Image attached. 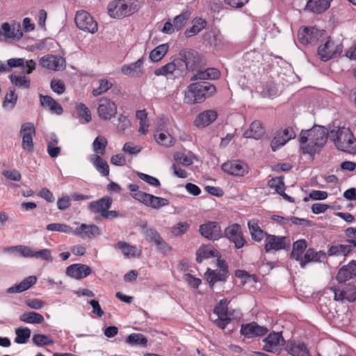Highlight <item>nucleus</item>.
<instances>
[{"label": "nucleus", "mask_w": 356, "mask_h": 356, "mask_svg": "<svg viewBox=\"0 0 356 356\" xmlns=\"http://www.w3.org/2000/svg\"><path fill=\"white\" fill-rule=\"evenodd\" d=\"M328 131L325 127L314 126L308 130H302L299 141L304 154L314 155L326 143Z\"/></svg>", "instance_id": "1"}, {"label": "nucleus", "mask_w": 356, "mask_h": 356, "mask_svg": "<svg viewBox=\"0 0 356 356\" xmlns=\"http://www.w3.org/2000/svg\"><path fill=\"white\" fill-rule=\"evenodd\" d=\"M215 91V86L209 82L191 83L185 91L184 103L187 104L200 103Z\"/></svg>", "instance_id": "2"}, {"label": "nucleus", "mask_w": 356, "mask_h": 356, "mask_svg": "<svg viewBox=\"0 0 356 356\" xmlns=\"http://www.w3.org/2000/svg\"><path fill=\"white\" fill-rule=\"evenodd\" d=\"M143 0H116L108 5V13L113 18H122L136 12Z\"/></svg>", "instance_id": "3"}, {"label": "nucleus", "mask_w": 356, "mask_h": 356, "mask_svg": "<svg viewBox=\"0 0 356 356\" xmlns=\"http://www.w3.org/2000/svg\"><path fill=\"white\" fill-rule=\"evenodd\" d=\"M332 140L339 150L356 154V138L348 128H339L332 136Z\"/></svg>", "instance_id": "4"}, {"label": "nucleus", "mask_w": 356, "mask_h": 356, "mask_svg": "<svg viewBox=\"0 0 356 356\" xmlns=\"http://www.w3.org/2000/svg\"><path fill=\"white\" fill-rule=\"evenodd\" d=\"M298 38L303 45H315L326 38V32L314 27H305L299 30Z\"/></svg>", "instance_id": "5"}, {"label": "nucleus", "mask_w": 356, "mask_h": 356, "mask_svg": "<svg viewBox=\"0 0 356 356\" xmlns=\"http://www.w3.org/2000/svg\"><path fill=\"white\" fill-rule=\"evenodd\" d=\"M320 42L321 44L318 48V54L323 61H327L334 58L342 52V45L336 43L330 37L326 35V38Z\"/></svg>", "instance_id": "6"}, {"label": "nucleus", "mask_w": 356, "mask_h": 356, "mask_svg": "<svg viewBox=\"0 0 356 356\" xmlns=\"http://www.w3.org/2000/svg\"><path fill=\"white\" fill-rule=\"evenodd\" d=\"M36 63L35 60L31 59L27 60L26 62V70H22L19 74L14 72L9 76L10 82L15 86L28 89L31 86L30 78L26 75L31 74L35 69Z\"/></svg>", "instance_id": "7"}, {"label": "nucleus", "mask_w": 356, "mask_h": 356, "mask_svg": "<svg viewBox=\"0 0 356 356\" xmlns=\"http://www.w3.org/2000/svg\"><path fill=\"white\" fill-rule=\"evenodd\" d=\"M76 26L83 31L94 33L97 31V23L93 17L85 10L77 11L75 15Z\"/></svg>", "instance_id": "8"}, {"label": "nucleus", "mask_w": 356, "mask_h": 356, "mask_svg": "<svg viewBox=\"0 0 356 356\" xmlns=\"http://www.w3.org/2000/svg\"><path fill=\"white\" fill-rule=\"evenodd\" d=\"M263 350L272 353H277L282 350L285 341L282 332H272L263 339Z\"/></svg>", "instance_id": "9"}, {"label": "nucleus", "mask_w": 356, "mask_h": 356, "mask_svg": "<svg viewBox=\"0 0 356 356\" xmlns=\"http://www.w3.org/2000/svg\"><path fill=\"white\" fill-rule=\"evenodd\" d=\"M290 240L285 236L266 234L265 250L266 252L287 250L290 248Z\"/></svg>", "instance_id": "10"}, {"label": "nucleus", "mask_w": 356, "mask_h": 356, "mask_svg": "<svg viewBox=\"0 0 356 356\" xmlns=\"http://www.w3.org/2000/svg\"><path fill=\"white\" fill-rule=\"evenodd\" d=\"M199 232L204 238L217 241L223 236V232L218 222L207 221L200 226Z\"/></svg>", "instance_id": "11"}, {"label": "nucleus", "mask_w": 356, "mask_h": 356, "mask_svg": "<svg viewBox=\"0 0 356 356\" xmlns=\"http://www.w3.org/2000/svg\"><path fill=\"white\" fill-rule=\"evenodd\" d=\"M222 170L232 176L243 177L248 173L249 167L241 160H230L222 165Z\"/></svg>", "instance_id": "12"}, {"label": "nucleus", "mask_w": 356, "mask_h": 356, "mask_svg": "<svg viewBox=\"0 0 356 356\" xmlns=\"http://www.w3.org/2000/svg\"><path fill=\"white\" fill-rule=\"evenodd\" d=\"M218 269H207L205 273L207 281L209 283L211 287L218 281H225L227 277V266L224 261L218 259Z\"/></svg>", "instance_id": "13"}, {"label": "nucleus", "mask_w": 356, "mask_h": 356, "mask_svg": "<svg viewBox=\"0 0 356 356\" xmlns=\"http://www.w3.org/2000/svg\"><path fill=\"white\" fill-rule=\"evenodd\" d=\"M117 113L116 104L108 98H101L97 107V114L99 118L109 120Z\"/></svg>", "instance_id": "14"}, {"label": "nucleus", "mask_w": 356, "mask_h": 356, "mask_svg": "<svg viewBox=\"0 0 356 356\" xmlns=\"http://www.w3.org/2000/svg\"><path fill=\"white\" fill-rule=\"evenodd\" d=\"M224 236L229 241L234 243L237 249L243 248L245 243L241 227L237 223L232 224L226 227L224 232Z\"/></svg>", "instance_id": "15"}, {"label": "nucleus", "mask_w": 356, "mask_h": 356, "mask_svg": "<svg viewBox=\"0 0 356 356\" xmlns=\"http://www.w3.org/2000/svg\"><path fill=\"white\" fill-rule=\"evenodd\" d=\"M268 332V329L266 326L259 325L256 322L242 324L240 330L241 334L248 339L263 337Z\"/></svg>", "instance_id": "16"}, {"label": "nucleus", "mask_w": 356, "mask_h": 356, "mask_svg": "<svg viewBox=\"0 0 356 356\" xmlns=\"http://www.w3.org/2000/svg\"><path fill=\"white\" fill-rule=\"evenodd\" d=\"M203 41L216 50H219L227 44L225 37L216 29L206 33L203 36Z\"/></svg>", "instance_id": "17"}, {"label": "nucleus", "mask_w": 356, "mask_h": 356, "mask_svg": "<svg viewBox=\"0 0 356 356\" xmlns=\"http://www.w3.org/2000/svg\"><path fill=\"white\" fill-rule=\"evenodd\" d=\"M102 234L101 229L94 224L82 223L79 227L74 229L73 235L82 239H90Z\"/></svg>", "instance_id": "18"}, {"label": "nucleus", "mask_w": 356, "mask_h": 356, "mask_svg": "<svg viewBox=\"0 0 356 356\" xmlns=\"http://www.w3.org/2000/svg\"><path fill=\"white\" fill-rule=\"evenodd\" d=\"M22 36L23 33L19 23L13 22L12 24H9L8 22H4L0 27V37H3L6 40H19Z\"/></svg>", "instance_id": "19"}, {"label": "nucleus", "mask_w": 356, "mask_h": 356, "mask_svg": "<svg viewBox=\"0 0 356 356\" xmlns=\"http://www.w3.org/2000/svg\"><path fill=\"white\" fill-rule=\"evenodd\" d=\"M137 196V197H139L138 202L154 209H159L169 204L168 199L154 196L147 193L145 194H139Z\"/></svg>", "instance_id": "20"}, {"label": "nucleus", "mask_w": 356, "mask_h": 356, "mask_svg": "<svg viewBox=\"0 0 356 356\" xmlns=\"http://www.w3.org/2000/svg\"><path fill=\"white\" fill-rule=\"evenodd\" d=\"M40 63L48 70L59 71L65 67V60L61 56L47 55L40 58Z\"/></svg>", "instance_id": "21"}, {"label": "nucleus", "mask_w": 356, "mask_h": 356, "mask_svg": "<svg viewBox=\"0 0 356 356\" xmlns=\"http://www.w3.org/2000/svg\"><path fill=\"white\" fill-rule=\"evenodd\" d=\"M91 273V268L82 264H74L67 267L66 275L75 280L86 277Z\"/></svg>", "instance_id": "22"}, {"label": "nucleus", "mask_w": 356, "mask_h": 356, "mask_svg": "<svg viewBox=\"0 0 356 356\" xmlns=\"http://www.w3.org/2000/svg\"><path fill=\"white\" fill-rule=\"evenodd\" d=\"M112 202L111 197L106 196L98 200L91 202L88 207L92 213H99L102 218L106 211L111 208Z\"/></svg>", "instance_id": "23"}, {"label": "nucleus", "mask_w": 356, "mask_h": 356, "mask_svg": "<svg viewBox=\"0 0 356 356\" xmlns=\"http://www.w3.org/2000/svg\"><path fill=\"white\" fill-rule=\"evenodd\" d=\"M217 117L218 113L215 110H206L197 115L193 123L198 128L206 127L213 122Z\"/></svg>", "instance_id": "24"}, {"label": "nucleus", "mask_w": 356, "mask_h": 356, "mask_svg": "<svg viewBox=\"0 0 356 356\" xmlns=\"http://www.w3.org/2000/svg\"><path fill=\"white\" fill-rule=\"evenodd\" d=\"M356 277V261L352 260L347 265L341 267L337 275L339 282H345Z\"/></svg>", "instance_id": "25"}, {"label": "nucleus", "mask_w": 356, "mask_h": 356, "mask_svg": "<svg viewBox=\"0 0 356 356\" xmlns=\"http://www.w3.org/2000/svg\"><path fill=\"white\" fill-rule=\"evenodd\" d=\"M143 58H140L134 63L122 65L121 72L126 76H139L143 73Z\"/></svg>", "instance_id": "26"}, {"label": "nucleus", "mask_w": 356, "mask_h": 356, "mask_svg": "<svg viewBox=\"0 0 356 356\" xmlns=\"http://www.w3.org/2000/svg\"><path fill=\"white\" fill-rule=\"evenodd\" d=\"M286 350L291 356H310L309 349L303 343L289 341Z\"/></svg>", "instance_id": "27"}, {"label": "nucleus", "mask_w": 356, "mask_h": 356, "mask_svg": "<svg viewBox=\"0 0 356 356\" xmlns=\"http://www.w3.org/2000/svg\"><path fill=\"white\" fill-rule=\"evenodd\" d=\"M36 282L37 277L31 275L24 279L18 284L8 288L6 291L8 293H19L29 289Z\"/></svg>", "instance_id": "28"}, {"label": "nucleus", "mask_w": 356, "mask_h": 356, "mask_svg": "<svg viewBox=\"0 0 356 356\" xmlns=\"http://www.w3.org/2000/svg\"><path fill=\"white\" fill-rule=\"evenodd\" d=\"M248 227L252 240L255 241H261L268 234L261 228L259 225V220L257 218H252L248 220Z\"/></svg>", "instance_id": "29"}, {"label": "nucleus", "mask_w": 356, "mask_h": 356, "mask_svg": "<svg viewBox=\"0 0 356 356\" xmlns=\"http://www.w3.org/2000/svg\"><path fill=\"white\" fill-rule=\"evenodd\" d=\"M307 242L304 239L296 241L293 245V250L291 252V257L300 261L301 268L306 266V261H303L302 253L307 248Z\"/></svg>", "instance_id": "30"}, {"label": "nucleus", "mask_w": 356, "mask_h": 356, "mask_svg": "<svg viewBox=\"0 0 356 356\" xmlns=\"http://www.w3.org/2000/svg\"><path fill=\"white\" fill-rule=\"evenodd\" d=\"M40 104L44 108H48L51 113L61 115L63 112L62 106L49 95H40Z\"/></svg>", "instance_id": "31"}, {"label": "nucleus", "mask_w": 356, "mask_h": 356, "mask_svg": "<svg viewBox=\"0 0 356 356\" xmlns=\"http://www.w3.org/2000/svg\"><path fill=\"white\" fill-rule=\"evenodd\" d=\"M90 161L97 171L103 177L109 175V166L108 163L104 160L100 155L91 154Z\"/></svg>", "instance_id": "32"}, {"label": "nucleus", "mask_w": 356, "mask_h": 356, "mask_svg": "<svg viewBox=\"0 0 356 356\" xmlns=\"http://www.w3.org/2000/svg\"><path fill=\"white\" fill-rule=\"evenodd\" d=\"M207 21L202 17H196L192 20V26L185 31L186 38H190L198 34L207 26Z\"/></svg>", "instance_id": "33"}, {"label": "nucleus", "mask_w": 356, "mask_h": 356, "mask_svg": "<svg viewBox=\"0 0 356 356\" xmlns=\"http://www.w3.org/2000/svg\"><path fill=\"white\" fill-rule=\"evenodd\" d=\"M330 6V0H309L306 9L314 13H322Z\"/></svg>", "instance_id": "34"}, {"label": "nucleus", "mask_w": 356, "mask_h": 356, "mask_svg": "<svg viewBox=\"0 0 356 356\" xmlns=\"http://www.w3.org/2000/svg\"><path fill=\"white\" fill-rule=\"evenodd\" d=\"M264 134V129L259 121H254L244 133L245 138L260 139Z\"/></svg>", "instance_id": "35"}, {"label": "nucleus", "mask_w": 356, "mask_h": 356, "mask_svg": "<svg viewBox=\"0 0 356 356\" xmlns=\"http://www.w3.org/2000/svg\"><path fill=\"white\" fill-rule=\"evenodd\" d=\"M115 248L120 250L127 258L135 257L140 254L136 246L131 245L129 243L124 241H119L115 245Z\"/></svg>", "instance_id": "36"}, {"label": "nucleus", "mask_w": 356, "mask_h": 356, "mask_svg": "<svg viewBox=\"0 0 356 356\" xmlns=\"http://www.w3.org/2000/svg\"><path fill=\"white\" fill-rule=\"evenodd\" d=\"M218 251L211 245H202L197 251V261L201 263L204 259L218 256Z\"/></svg>", "instance_id": "37"}, {"label": "nucleus", "mask_w": 356, "mask_h": 356, "mask_svg": "<svg viewBox=\"0 0 356 356\" xmlns=\"http://www.w3.org/2000/svg\"><path fill=\"white\" fill-rule=\"evenodd\" d=\"M220 73L216 68H208L204 71H198L191 79L192 80H206V79H217L220 77Z\"/></svg>", "instance_id": "38"}, {"label": "nucleus", "mask_w": 356, "mask_h": 356, "mask_svg": "<svg viewBox=\"0 0 356 356\" xmlns=\"http://www.w3.org/2000/svg\"><path fill=\"white\" fill-rule=\"evenodd\" d=\"M154 139L161 145L171 147L175 144L174 138L165 131H157L154 134Z\"/></svg>", "instance_id": "39"}, {"label": "nucleus", "mask_w": 356, "mask_h": 356, "mask_svg": "<svg viewBox=\"0 0 356 356\" xmlns=\"http://www.w3.org/2000/svg\"><path fill=\"white\" fill-rule=\"evenodd\" d=\"M19 320L29 324H40L44 321L42 314L35 312H24L19 316Z\"/></svg>", "instance_id": "40"}, {"label": "nucleus", "mask_w": 356, "mask_h": 356, "mask_svg": "<svg viewBox=\"0 0 356 356\" xmlns=\"http://www.w3.org/2000/svg\"><path fill=\"white\" fill-rule=\"evenodd\" d=\"M125 342L131 346H140L145 347L147 344V339L140 333H132L127 336Z\"/></svg>", "instance_id": "41"}, {"label": "nucleus", "mask_w": 356, "mask_h": 356, "mask_svg": "<svg viewBox=\"0 0 356 356\" xmlns=\"http://www.w3.org/2000/svg\"><path fill=\"white\" fill-rule=\"evenodd\" d=\"M169 49L168 44H162L156 47H155L153 50L151 51L149 54V58L153 62H158L161 60L163 56L167 54Z\"/></svg>", "instance_id": "42"}, {"label": "nucleus", "mask_w": 356, "mask_h": 356, "mask_svg": "<svg viewBox=\"0 0 356 356\" xmlns=\"http://www.w3.org/2000/svg\"><path fill=\"white\" fill-rule=\"evenodd\" d=\"M351 250L350 245L337 244L330 248L328 254L330 256H346Z\"/></svg>", "instance_id": "43"}, {"label": "nucleus", "mask_w": 356, "mask_h": 356, "mask_svg": "<svg viewBox=\"0 0 356 356\" xmlns=\"http://www.w3.org/2000/svg\"><path fill=\"white\" fill-rule=\"evenodd\" d=\"M107 143L108 141L104 136H97L92 143V149L95 153V154L104 155Z\"/></svg>", "instance_id": "44"}, {"label": "nucleus", "mask_w": 356, "mask_h": 356, "mask_svg": "<svg viewBox=\"0 0 356 356\" xmlns=\"http://www.w3.org/2000/svg\"><path fill=\"white\" fill-rule=\"evenodd\" d=\"M32 341L36 346L38 347L51 346L54 343V340L50 336L42 334H33L32 337Z\"/></svg>", "instance_id": "45"}, {"label": "nucleus", "mask_w": 356, "mask_h": 356, "mask_svg": "<svg viewBox=\"0 0 356 356\" xmlns=\"http://www.w3.org/2000/svg\"><path fill=\"white\" fill-rule=\"evenodd\" d=\"M176 69V63L175 61H173L156 69L154 71V74L156 76H165L168 78L172 75Z\"/></svg>", "instance_id": "46"}, {"label": "nucleus", "mask_w": 356, "mask_h": 356, "mask_svg": "<svg viewBox=\"0 0 356 356\" xmlns=\"http://www.w3.org/2000/svg\"><path fill=\"white\" fill-rule=\"evenodd\" d=\"M15 342L18 344L26 343L31 337V330L29 327H18L15 330Z\"/></svg>", "instance_id": "47"}, {"label": "nucleus", "mask_w": 356, "mask_h": 356, "mask_svg": "<svg viewBox=\"0 0 356 356\" xmlns=\"http://www.w3.org/2000/svg\"><path fill=\"white\" fill-rule=\"evenodd\" d=\"M17 95L15 90L10 89L9 92L6 95L3 102V107L8 111L13 110L17 102Z\"/></svg>", "instance_id": "48"}, {"label": "nucleus", "mask_w": 356, "mask_h": 356, "mask_svg": "<svg viewBox=\"0 0 356 356\" xmlns=\"http://www.w3.org/2000/svg\"><path fill=\"white\" fill-rule=\"evenodd\" d=\"M46 229L51 232H58L69 234H74L72 227L65 223H51L47 225Z\"/></svg>", "instance_id": "49"}, {"label": "nucleus", "mask_w": 356, "mask_h": 356, "mask_svg": "<svg viewBox=\"0 0 356 356\" xmlns=\"http://www.w3.org/2000/svg\"><path fill=\"white\" fill-rule=\"evenodd\" d=\"M136 118L139 120L140 127L139 132L146 134L148 132L149 122L147 120V113L145 110L138 111L136 112Z\"/></svg>", "instance_id": "50"}, {"label": "nucleus", "mask_w": 356, "mask_h": 356, "mask_svg": "<svg viewBox=\"0 0 356 356\" xmlns=\"http://www.w3.org/2000/svg\"><path fill=\"white\" fill-rule=\"evenodd\" d=\"M199 62V58L195 52H188L184 56V63L186 68L189 70H194Z\"/></svg>", "instance_id": "51"}, {"label": "nucleus", "mask_w": 356, "mask_h": 356, "mask_svg": "<svg viewBox=\"0 0 356 356\" xmlns=\"http://www.w3.org/2000/svg\"><path fill=\"white\" fill-rule=\"evenodd\" d=\"M191 13L188 11H185L179 14V15L176 16L174 19L173 22L175 26V29H177V31H179L181 30L188 20L190 18Z\"/></svg>", "instance_id": "52"}, {"label": "nucleus", "mask_w": 356, "mask_h": 356, "mask_svg": "<svg viewBox=\"0 0 356 356\" xmlns=\"http://www.w3.org/2000/svg\"><path fill=\"white\" fill-rule=\"evenodd\" d=\"M76 110L79 116L84 120V123H88L91 121L92 117L90 111L84 104H77Z\"/></svg>", "instance_id": "53"}, {"label": "nucleus", "mask_w": 356, "mask_h": 356, "mask_svg": "<svg viewBox=\"0 0 356 356\" xmlns=\"http://www.w3.org/2000/svg\"><path fill=\"white\" fill-rule=\"evenodd\" d=\"M26 62L23 58H13L7 60V65L6 67L7 70H3V72H10L13 67H22V70H26Z\"/></svg>", "instance_id": "54"}, {"label": "nucleus", "mask_w": 356, "mask_h": 356, "mask_svg": "<svg viewBox=\"0 0 356 356\" xmlns=\"http://www.w3.org/2000/svg\"><path fill=\"white\" fill-rule=\"evenodd\" d=\"M113 86V83L107 79H100L99 86L92 90V95L96 97L108 91Z\"/></svg>", "instance_id": "55"}, {"label": "nucleus", "mask_w": 356, "mask_h": 356, "mask_svg": "<svg viewBox=\"0 0 356 356\" xmlns=\"http://www.w3.org/2000/svg\"><path fill=\"white\" fill-rule=\"evenodd\" d=\"M283 179L284 177L282 176L273 178L268 181V185L271 188L275 189V191L280 194L283 193V191L285 189Z\"/></svg>", "instance_id": "56"}, {"label": "nucleus", "mask_w": 356, "mask_h": 356, "mask_svg": "<svg viewBox=\"0 0 356 356\" xmlns=\"http://www.w3.org/2000/svg\"><path fill=\"white\" fill-rule=\"evenodd\" d=\"M227 304L228 302L227 299L221 300L214 308V314L216 315L217 317H229L227 314Z\"/></svg>", "instance_id": "57"}, {"label": "nucleus", "mask_w": 356, "mask_h": 356, "mask_svg": "<svg viewBox=\"0 0 356 356\" xmlns=\"http://www.w3.org/2000/svg\"><path fill=\"white\" fill-rule=\"evenodd\" d=\"M35 128L32 122H24L21 125L19 135L21 137L34 136Z\"/></svg>", "instance_id": "58"}, {"label": "nucleus", "mask_w": 356, "mask_h": 356, "mask_svg": "<svg viewBox=\"0 0 356 356\" xmlns=\"http://www.w3.org/2000/svg\"><path fill=\"white\" fill-rule=\"evenodd\" d=\"M288 142V140L282 134L281 131H278L274 138L271 141V148L273 152H275L278 148L284 145Z\"/></svg>", "instance_id": "59"}, {"label": "nucleus", "mask_w": 356, "mask_h": 356, "mask_svg": "<svg viewBox=\"0 0 356 356\" xmlns=\"http://www.w3.org/2000/svg\"><path fill=\"white\" fill-rule=\"evenodd\" d=\"M175 161L184 166H189L193 163L192 156L182 152H177L174 154Z\"/></svg>", "instance_id": "60"}, {"label": "nucleus", "mask_w": 356, "mask_h": 356, "mask_svg": "<svg viewBox=\"0 0 356 356\" xmlns=\"http://www.w3.org/2000/svg\"><path fill=\"white\" fill-rule=\"evenodd\" d=\"M72 201L71 195H63L57 200V208L60 211H66L71 207V202Z\"/></svg>", "instance_id": "61"}, {"label": "nucleus", "mask_w": 356, "mask_h": 356, "mask_svg": "<svg viewBox=\"0 0 356 356\" xmlns=\"http://www.w3.org/2000/svg\"><path fill=\"white\" fill-rule=\"evenodd\" d=\"M143 234L147 240L154 243L155 245L161 238L154 229L150 227H145L143 231Z\"/></svg>", "instance_id": "62"}, {"label": "nucleus", "mask_w": 356, "mask_h": 356, "mask_svg": "<svg viewBox=\"0 0 356 356\" xmlns=\"http://www.w3.org/2000/svg\"><path fill=\"white\" fill-rule=\"evenodd\" d=\"M33 258L41 259L42 260L52 262L53 258L51 256V252L49 249H42L38 251L33 252Z\"/></svg>", "instance_id": "63"}, {"label": "nucleus", "mask_w": 356, "mask_h": 356, "mask_svg": "<svg viewBox=\"0 0 356 356\" xmlns=\"http://www.w3.org/2000/svg\"><path fill=\"white\" fill-rule=\"evenodd\" d=\"M50 85L51 90L58 95H61L65 91V85L60 79H52Z\"/></svg>", "instance_id": "64"}]
</instances>
